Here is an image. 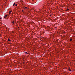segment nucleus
Masks as SVG:
<instances>
[{"instance_id":"nucleus-13","label":"nucleus","mask_w":75,"mask_h":75,"mask_svg":"<svg viewBox=\"0 0 75 75\" xmlns=\"http://www.w3.org/2000/svg\"><path fill=\"white\" fill-rule=\"evenodd\" d=\"M16 5V6H17V4H15Z\"/></svg>"},{"instance_id":"nucleus-8","label":"nucleus","mask_w":75,"mask_h":75,"mask_svg":"<svg viewBox=\"0 0 75 75\" xmlns=\"http://www.w3.org/2000/svg\"><path fill=\"white\" fill-rule=\"evenodd\" d=\"M24 8H25H25H27V7H25Z\"/></svg>"},{"instance_id":"nucleus-7","label":"nucleus","mask_w":75,"mask_h":75,"mask_svg":"<svg viewBox=\"0 0 75 75\" xmlns=\"http://www.w3.org/2000/svg\"><path fill=\"white\" fill-rule=\"evenodd\" d=\"M25 54H28V53H27V52H25Z\"/></svg>"},{"instance_id":"nucleus-4","label":"nucleus","mask_w":75,"mask_h":75,"mask_svg":"<svg viewBox=\"0 0 75 75\" xmlns=\"http://www.w3.org/2000/svg\"><path fill=\"white\" fill-rule=\"evenodd\" d=\"M13 24H14V21H13L12 22Z\"/></svg>"},{"instance_id":"nucleus-2","label":"nucleus","mask_w":75,"mask_h":75,"mask_svg":"<svg viewBox=\"0 0 75 75\" xmlns=\"http://www.w3.org/2000/svg\"><path fill=\"white\" fill-rule=\"evenodd\" d=\"M8 41H11V40H10V39H9V38L8 39Z\"/></svg>"},{"instance_id":"nucleus-5","label":"nucleus","mask_w":75,"mask_h":75,"mask_svg":"<svg viewBox=\"0 0 75 75\" xmlns=\"http://www.w3.org/2000/svg\"><path fill=\"white\" fill-rule=\"evenodd\" d=\"M72 41V39H70V41Z\"/></svg>"},{"instance_id":"nucleus-3","label":"nucleus","mask_w":75,"mask_h":75,"mask_svg":"<svg viewBox=\"0 0 75 75\" xmlns=\"http://www.w3.org/2000/svg\"><path fill=\"white\" fill-rule=\"evenodd\" d=\"M16 5V3H14L13 4V6H14Z\"/></svg>"},{"instance_id":"nucleus-9","label":"nucleus","mask_w":75,"mask_h":75,"mask_svg":"<svg viewBox=\"0 0 75 75\" xmlns=\"http://www.w3.org/2000/svg\"><path fill=\"white\" fill-rule=\"evenodd\" d=\"M5 16L6 17H7V15H6Z\"/></svg>"},{"instance_id":"nucleus-12","label":"nucleus","mask_w":75,"mask_h":75,"mask_svg":"<svg viewBox=\"0 0 75 75\" xmlns=\"http://www.w3.org/2000/svg\"><path fill=\"white\" fill-rule=\"evenodd\" d=\"M22 11L23 12V11H24V10H22Z\"/></svg>"},{"instance_id":"nucleus-14","label":"nucleus","mask_w":75,"mask_h":75,"mask_svg":"<svg viewBox=\"0 0 75 75\" xmlns=\"http://www.w3.org/2000/svg\"><path fill=\"white\" fill-rule=\"evenodd\" d=\"M1 18H0V20H1Z\"/></svg>"},{"instance_id":"nucleus-6","label":"nucleus","mask_w":75,"mask_h":75,"mask_svg":"<svg viewBox=\"0 0 75 75\" xmlns=\"http://www.w3.org/2000/svg\"><path fill=\"white\" fill-rule=\"evenodd\" d=\"M9 14H10V13H11V11H9Z\"/></svg>"},{"instance_id":"nucleus-15","label":"nucleus","mask_w":75,"mask_h":75,"mask_svg":"<svg viewBox=\"0 0 75 75\" xmlns=\"http://www.w3.org/2000/svg\"><path fill=\"white\" fill-rule=\"evenodd\" d=\"M66 11H67V9H66Z\"/></svg>"},{"instance_id":"nucleus-1","label":"nucleus","mask_w":75,"mask_h":75,"mask_svg":"<svg viewBox=\"0 0 75 75\" xmlns=\"http://www.w3.org/2000/svg\"><path fill=\"white\" fill-rule=\"evenodd\" d=\"M68 70L69 71H71V69H70V68H69L68 69Z\"/></svg>"},{"instance_id":"nucleus-11","label":"nucleus","mask_w":75,"mask_h":75,"mask_svg":"<svg viewBox=\"0 0 75 75\" xmlns=\"http://www.w3.org/2000/svg\"><path fill=\"white\" fill-rule=\"evenodd\" d=\"M67 11H68V10H69V9L67 8Z\"/></svg>"},{"instance_id":"nucleus-10","label":"nucleus","mask_w":75,"mask_h":75,"mask_svg":"<svg viewBox=\"0 0 75 75\" xmlns=\"http://www.w3.org/2000/svg\"><path fill=\"white\" fill-rule=\"evenodd\" d=\"M4 18H6V16H4Z\"/></svg>"}]
</instances>
